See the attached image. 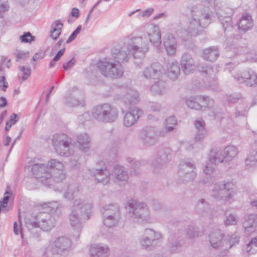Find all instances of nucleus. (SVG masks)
I'll return each instance as SVG.
<instances>
[{
    "mask_svg": "<svg viewBox=\"0 0 257 257\" xmlns=\"http://www.w3.org/2000/svg\"><path fill=\"white\" fill-rule=\"evenodd\" d=\"M103 216H121L119 205L116 203L106 204L101 209Z\"/></svg>",
    "mask_w": 257,
    "mask_h": 257,
    "instance_id": "nucleus-29",
    "label": "nucleus"
},
{
    "mask_svg": "<svg viewBox=\"0 0 257 257\" xmlns=\"http://www.w3.org/2000/svg\"><path fill=\"white\" fill-rule=\"evenodd\" d=\"M244 232L246 235H250L257 229V214H251L247 216L242 223Z\"/></svg>",
    "mask_w": 257,
    "mask_h": 257,
    "instance_id": "nucleus-19",
    "label": "nucleus"
},
{
    "mask_svg": "<svg viewBox=\"0 0 257 257\" xmlns=\"http://www.w3.org/2000/svg\"><path fill=\"white\" fill-rule=\"evenodd\" d=\"M53 145L56 153L62 156H68L70 149L73 145L72 139L64 134H55L52 139Z\"/></svg>",
    "mask_w": 257,
    "mask_h": 257,
    "instance_id": "nucleus-8",
    "label": "nucleus"
},
{
    "mask_svg": "<svg viewBox=\"0 0 257 257\" xmlns=\"http://www.w3.org/2000/svg\"><path fill=\"white\" fill-rule=\"evenodd\" d=\"M219 56V52L215 47H211L203 50L202 57L208 61H215Z\"/></svg>",
    "mask_w": 257,
    "mask_h": 257,
    "instance_id": "nucleus-35",
    "label": "nucleus"
},
{
    "mask_svg": "<svg viewBox=\"0 0 257 257\" xmlns=\"http://www.w3.org/2000/svg\"><path fill=\"white\" fill-rule=\"evenodd\" d=\"M194 125L197 130V131L206 130L205 128V122L204 120L201 118L196 120L194 122Z\"/></svg>",
    "mask_w": 257,
    "mask_h": 257,
    "instance_id": "nucleus-60",
    "label": "nucleus"
},
{
    "mask_svg": "<svg viewBox=\"0 0 257 257\" xmlns=\"http://www.w3.org/2000/svg\"><path fill=\"white\" fill-rule=\"evenodd\" d=\"M222 150H212L210 151L209 155L208 161L214 164L224 163V162Z\"/></svg>",
    "mask_w": 257,
    "mask_h": 257,
    "instance_id": "nucleus-40",
    "label": "nucleus"
},
{
    "mask_svg": "<svg viewBox=\"0 0 257 257\" xmlns=\"http://www.w3.org/2000/svg\"><path fill=\"white\" fill-rule=\"evenodd\" d=\"M181 173L178 175V181L179 183H187L192 181L196 176V172H190V173L183 174Z\"/></svg>",
    "mask_w": 257,
    "mask_h": 257,
    "instance_id": "nucleus-47",
    "label": "nucleus"
},
{
    "mask_svg": "<svg viewBox=\"0 0 257 257\" xmlns=\"http://www.w3.org/2000/svg\"><path fill=\"white\" fill-rule=\"evenodd\" d=\"M79 149L83 152H87L90 148V139L86 133L81 134L77 139Z\"/></svg>",
    "mask_w": 257,
    "mask_h": 257,
    "instance_id": "nucleus-37",
    "label": "nucleus"
},
{
    "mask_svg": "<svg viewBox=\"0 0 257 257\" xmlns=\"http://www.w3.org/2000/svg\"><path fill=\"white\" fill-rule=\"evenodd\" d=\"M203 98H204L203 100H201V105L204 106L203 107V110H204L206 107L211 108L213 107L214 102L212 98L205 96H203Z\"/></svg>",
    "mask_w": 257,
    "mask_h": 257,
    "instance_id": "nucleus-57",
    "label": "nucleus"
},
{
    "mask_svg": "<svg viewBox=\"0 0 257 257\" xmlns=\"http://www.w3.org/2000/svg\"><path fill=\"white\" fill-rule=\"evenodd\" d=\"M222 151L225 163H228L234 160L236 158L238 154L237 148L233 145L225 147Z\"/></svg>",
    "mask_w": 257,
    "mask_h": 257,
    "instance_id": "nucleus-28",
    "label": "nucleus"
},
{
    "mask_svg": "<svg viewBox=\"0 0 257 257\" xmlns=\"http://www.w3.org/2000/svg\"><path fill=\"white\" fill-rule=\"evenodd\" d=\"M125 208L135 222L145 223L150 219V211L144 202L131 199L127 201Z\"/></svg>",
    "mask_w": 257,
    "mask_h": 257,
    "instance_id": "nucleus-4",
    "label": "nucleus"
},
{
    "mask_svg": "<svg viewBox=\"0 0 257 257\" xmlns=\"http://www.w3.org/2000/svg\"><path fill=\"white\" fill-rule=\"evenodd\" d=\"M160 134V132L156 128L146 126L140 131L139 137L144 145L151 146L157 143Z\"/></svg>",
    "mask_w": 257,
    "mask_h": 257,
    "instance_id": "nucleus-10",
    "label": "nucleus"
},
{
    "mask_svg": "<svg viewBox=\"0 0 257 257\" xmlns=\"http://www.w3.org/2000/svg\"><path fill=\"white\" fill-rule=\"evenodd\" d=\"M79 191V185L77 183L70 184L67 187V189L64 193L63 196L65 199L71 200L78 195Z\"/></svg>",
    "mask_w": 257,
    "mask_h": 257,
    "instance_id": "nucleus-34",
    "label": "nucleus"
},
{
    "mask_svg": "<svg viewBox=\"0 0 257 257\" xmlns=\"http://www.w3.org/2000/svg\"><path fill=\"white\" fill-rule=\"evenodd\" d=\"M78 92L68 95L65 98V104L70 107L76 106L79 105H83V101L79 99L78 96L79 95Z\"/></svg>",
    "mask_w": 257,
    "mask_h": 257,
    "instance_id": "nucleus-36",
    "label": "nucleus"
},
{
    "mask_svg": "<svg viewBox=\"0 0 257 257\" xmlns=\"http://www.w3.org/2000/svg\"><path fill=\"white\" fill-rule=\"evenodd\" d=\"M118 117V110L117 108L109 103H106L105 119L104 123H111L115 121Z\"/></svg>",
    "mask_w": 257,
    "mask_h": 257,
    "instance_id": "nucleus-26",
    "label": "nucleus"
},
{
    "mask_svg": "<svg viewBox=\"0 0 257 257\" xmlns=\"http://www.w3.org/2000/svg\"><path fill=\"white\" fill-rule=\"evenodd\" d=\"M90 118V117L89 114L87 112H85L78 116V123L79 124L83 125L86 121L89 120Z\"/></svg>",
    "mask_w": 257,
    "mask_h": 257,
    "instance_id": "nucleus-64",
    "label": "nucleus"
},
{
    "mask_svg": "<svg viewBox=\"0 0 257 257\" xmlns=\"http://www.w3.org/2000/svg\"><path fill=\"white\" fill-rule=\"evenodd\" d=\"M207 134L208 133L206 130L198 131L196 132V134L195 136V140L197 142H201Z\"/></svg>",
    "mask_w": 257,
    "mask_h": 257,
    "instance_id": "nucleus-59",
    "label": "nucleus"
},
{
    "mask_svg": "<svg viewBox=\"0 0 257 257\" xmlns=\"http://www.w3.org/2000/svg\"><path fill=\"white\" fill-rule=\"evenodd\" d=\"M20 39L22 42L30 43L34 40V37L30 32H27L21 36Z\"/></svg>",
    "mask_w": 257,
    "mask_h": 257,
    "instance_id": "nucleus-58",
    "label": "nucleus"
},
{
    "mask_svg": "<svg viewBox=\"0 0 257 257\" xmlns=\"http://www.w3.org/2000/svg\"><path fill=\"white\" fill-rule=\"evenodd\" d=\"M164 45L168 55H174L176 51V42L175 37L171 34H167L164 38Z\"/></svg>",
    "mask_w": 257,
    "mask_h": 257,
    "instance_id": "nucleus-27",
    "label": "nucleus"
},
{
    "mask_svg": "<svg viewBox=\"0 0 257 257\" xmlns=\"http://www.w3.org/2000/svg\"><path fill=\"white\" fill-rule=\"evenodd\" d=\"M111 178L115 184L121 186L127 182L129 176L127 171L124 167L120 165H116L111 172Z\"/></svg>",
    "mask_w": 257,
    "mask_h": 257,
    "instance_id": "nucleus-13",
    "label": "nucleus"
},
{
    "mask_svg": "<svg viewBox=\"0 0 257 257\" xmlns=\"http://www.w3.org/2000/svg\"><path fill=\"white\" fill-rule=\"evenodd\" d=\"M196 210L198 213L204 215L210 210L209 204L204 199H200L198 200L196 204Z\"/></svg>",
    "mask_w": 257,
    "mask_h": 257,
    "instance_id": "nucleus-43",
    "label": "nucleus"
},
{
    "mask_svg": "<svg viewBox=\"0 0 257 257\" xmlns=\"http://www.w3.org/2000/svg\"><path fill=\"white\" fill-rule=\"evenodd\" d=\"M50 171L52 174L53 180L59 182L65 178V174L63 173V164L60 161L55 159H50L48 162Z\"/></svg>",
    "mask_w": 257,
    "mask_h": 257,
    "instance_id": "nucleus-12",
    "label": "nucleus"
},
{
    "mask_svg": "<svg viewBox=\"0 0 257 257\" xmlns=\"http://www.w3.org/2000/svg\"><path fill=\"white\" fill-rule=\"evenodd\" d=\"M199 71L204 75H207L211 78H214L216 74V70L209 66H202Z\"/></svg>",
    "mask_w": 257,
    "mask_h": 257,
    "instance_id": "nucleus-50",
    "label": "nucleus"
},
{
    "mask_svg": "<svg viewBox=\"0 0 257 257\" xmlns=\"http://www.w3.org/2000/svg\"><path fill=\"white\" fill-rule=\"evenodd\" d=\"M242 96L240 93H234L226 96V101L229 103H235L242 99Z\"/></svg>",
    "mask_w": 257,
    "mask_h": 257,
    "instance_id": "nucleus-55",
    "label": "nucleus"
},
{
    "mask_svg": "<svg viewBox=\"0 0 257 257\" xmlns=\"http://www.w3.org/2000/svg\"><path fill=\"white\" fill-rule=\"evenodd\" d=\"M164 73V69L163 66L158 62H155L144 69L143 75L146 79H158Z\"/></svg>",
    "mask_w": 257,
    "mask_h": 257,
    "instance_id": "nucleus-14",
    "label": "nucleus"
},
{
    "mask_svg": "<svg viewBox=\"0 0 257 257\" xmlns=\"http://www.w3.org/2000/svg\"><path fill=\"white\" fill-rule=\"evenodd\" d=\"M227 240H225V249L230 248L233 245L237 244L239 242V237L236 234L231 236H228Z\"/></svg>",
    "mask_w": 257,
    "mask_h": 257,
    "instance_id": "nucleus-51",
    "label": "nucleus"
},
{
    "mask_svg": "<svg viewBox=\"0 0 257 257\" xmlns=\"http://www.w3.org/2000/svg\"><path fill=\"white\" fill-rule=\"evenodd\" d=\"M92 203L84 199L77 198L74 200L69 216V223L75 230H80L83 223L90 218Z\"/></svg>",
    "mask_w": 257,
    "mask_h": 257,
    "instance_id": "nucleus-2",
    "label": "nucleus"
},
{
    "mask_svg": "<svg viewBox=\"0 0 257 257\" xmlns=\"http://www.w3.org/2000/svg\"><path fill=\"white\" fill-rule=\"evenodd\" d=\"M245 162V165L248 168L257 167V149L249 153Z\"/></svg>",
    "mask_w": 257,
    "mask_h": 257,
    "instance_id": "nucleus-44",
    "label": "nucleus"
},
{
    "mask_svg": "<svg viewBox=\"0 0 257 257\" xmlns=\"http://www.w3.org/2000/svg\"><path fill=\"white\" fill-rule=\"evenodd\" d=\"M180 64L182 70L185 75L193 73L196 69V65L193 59L188 53H185L182 55Z\"/></svg>",
    "mask_w": 257,
    "mask_h": 257,
    "instance_id": "nucleus-17",
    "label": "nucleus"
},
{
    "mask_svg": "<svg viewBox=\"0 0 257 257\" xmlns=\"http://www.w3.org/2000/svg\"><path fill=\"white\" fill-rule=\"evenodd\" d=\"M187 237L190 239H193L199 236V231L198 228L194 225H188L185 229Z\"/></svg>",
    "mask_w": 257,
    "mask_h": 257,
    "instance_id": "nucleus-45",
    "label": "nucleus"
},
{
    "mask_svg": "<svg viewBox=\"0 0 257 257\" xmlns=\"http://www.w3.org/2000/svg\"><path fill=\"white\" fill-rule=\"evenodd\" d=\"M142 113V110L137 107L126 112L123 119L124 125L127 127L132 126L136 123Z\"/></svg>",
    "mask_w": 257,
    "mask_h": 257,
    "instance_id": "nucleus-18",
    "label": "nucleus"
},
{
    "mask_svg": "<svg viewBox=\"0 0 257 257\" xmlns=\"http://www.w3.org/2000/svg\"><path fill=\"white\" fill-rule=\"evenodd\" d=\"M238 220V219L236 215L230 214L226 217V219L224 220V223L226 226L235 225L237 222Z\"/></svg>",
    "mask_w": 257,
    "mask_h": 257,
    "instance_id": "nucleus-56",
    "label": "nucleus"
},
{
    "mask_svg": "<svg viewBox=\"0 0 257 257\" xmlns=\"http://www.w3.org/2000/svg\"><path fill=\"white\" fill-rule=\"evenodd\" d=\"M140 242L141 246L145 249H148L151 247L153 246L154 243L145 234H144V235L140 239Z\"/></svg>",
    "mask_w": 257,
    "mask_h": 257,
    "instance_id": "nucleus-53",
    "label": "nucleus"
},
{
    "mask_svg": "<svg viewBox=\"0 0 257 257\" xmlns=\"http://www.w3.org/2000/svg\"><path fill=\"white\" fill-rule=\"evenodd\" d=\"M19 70L21 71L22 74L18 76V78L21 80V83L26 81L31 74V69L30 68H26L25 66H20Z\"/></svg>",
    "mask_w": 257,
    "mask_h": 257,
    "instance_id": "nucleus-52",
    "label": "nucleus"
},
{
    "mask_svg": "<svg viewBox=\"0 0 257 257\" xmlns=\"http://www.w3.org/2000/svg\"><path fill=\"white\" fill-rule=\"evenodd\" d=\"M257 247V237L252 239L249 242L246 244L245 250L249 253H253L256 249L254 248Z\"/></svg>",
    "mask_w": 257,
    "mask_h": 257,
    "instance_id": "nucleus-54",
    "label": "nucleus"
},
{
    "mask_svg": "<svg viewBox=\"0 0 257 257\" xmlns=\"http://www.w3.org/2000/svg\"><path fill=\"white\" fill-rule=\"evenodd\" d=\"M56 222L55 217L52 214L42 212L35 218H26L25 224L28 229L40 228L45 231H49L55 227Z\"/></svg>",
    "mask_w": 257,
    "mask_h": 257,
    "instance_id": "nucleus-5",
    "label": "nucleus"
},
{
    "mask_svg": "<svg viewBox=\"0 0 257 257\" xmlns=\"http://www.w3.org/2000/svg\"><path fill=\"white\" fill-rule=\"evenodd\" d=\"M177 124V120L175 116H171L166 119L164 123L166 132H170L174 129V126Z\"/></svg>",
    "mask_w": 257,
    "mask_h": 257,
    "instance_id": "nucleus-49",
    "label": "nucleus"
},
{
    "mask_svg": "<svg viewBox=\"0 0 257 257\" xmlns=\"http://www.w3.org/2000/svg\"><path fill=\"white\" fill-rule=\"evenodd\" d=\"M106 103L98 105L94 107L92 110V116L97 121L104 123Z\"/></svg>",
    "mask_w": 257,
    "mask_h": 257,
    "instance_id": "nucleus-31",
    "label": "nucleus"
},
{
    "mask_svg": "<svg viewBox=\"0 0 257 257\" xmlns=\"http://www.w3.org/2000/svg\"><path fill=\"white\" fill-rule=\"evenodd\" d=\"M235 193L234 185L231 182H227L215 184L212 190L211 195L216 200L228 201L232 198Z\"/></svg>",
    "mask_w": 257,
    "mask_h": 257,
    "instance_id": "nucleus-7",
    "label": "nucleus"
},
{
    "mask_svg": "<svg viewBox=\"0 0 257 257\" xmlns=\"http://www.w3.org/2000/svg\"><path fill=\"white\" fill-rule=\"evenodd\" d=\"M121 216H103L104 225L108 228L116 226L120 220Z\"/></svg>",
    "mask_w": 257,
    "mask_h": 257,
    "instance_id": "nucleus-41",
    "label": "nucleus"
},
{
    "mask_svg": "<svg viewBox=\"0 0 257 257\" xmlns=\"http://www.w3.org/2000/svg\"><path fill=\"white\" fill-rule=\"evenodd\" d=\"M237 24L239 30L243 32L251 30L253 26L251 16L247 13L242 15Z\"/></svg>",
    "mask_w": 257,
    "mask_h": 257,
    "instance_id": "nucleus-24",
    "label": "nucleus"
},
{
    "mask_svg": "<svg viewBox=\"0 0 257 257\" xmlns=\"http://www.w3.org/2000/svg\"><path fill=\"white\" fill-rule=\"evenodd\" d=\"M47 207L49 209V211L52 213L56 212L58 209L59 204L56 201L50 202L47 205Z\"/></svg>",
    "mask_w": 257,
    "mask_h": 257,
    "instance_id": "nucleus-63",
    "label": "nucleus"
},
{
    "mask_svg": "<svg viewBox=\"0 0 257 257\" xmlns=\"http://www.w3.org/2000/svg\"><path fill=\"white\" fill-rule=\"evenodd\" d=\"M203 96L190 97L186 99L185 103L187 106L196 110H203L204 107L201 105V100H203Z\"/></svg>",
    "mask_w": 257,
    "mask_h": 257,
    "instance_id": "nucleus-33",
    "label": "nucleus"
},
{
    "mask_svg": "<svg viewBox=\"0 0 257 257\" xmlns=\"http://www.w3.org/2000/svg\"><path fill=\"white\" fill-rule=\"evenodd\" d=\"M89 252L91 257H108L110 249L106 244L95 243L90 246Z\"/></svg>",
    "mask_w": 257,
    "mask_h": 257,
    "instance_id": "nucleus-16",
    "label": "nucleus"
},
{
    "mask_svg": "<svg viewBox=\"0 0 257 257\" xmlns=\"http://www.w3.org/2000/svg\"><path fill=\"white\" fill-rule=\"evenodd\" d=\"M150 90L154 95H163L166 91L165 82L159 81L155 83L151 86Z\"/></svg>",
    "mask_w": 257,
    "mask_h": 257,
    "instance_id": "nucleus-42",
    "label": "nucleus"
},
{
    "mask_svg": "<svg viewBox=\"0 0 257 257\" xmlns=\"http://www.w3.org/2000/svg\"><path fill=\"white\" fill-rule=\"evenodd\" d=\"M223 236L224 234L219 230L211 232L209 235V242L211 246L214 248H225V239H223Z\"/></svg>",
    "mask_w": 257,
    "mask_h": 257,
    "instance_id": "nucleus-20",
    "label": "nucleus"
},
{
    "mask_svg": "<svg viewBox=\"0 0 257 257\" xmlns=\"http://www.w3.org/2000/svg\"><path fill=\"white\" fill-rule=\"evenodd\" d=\"M181 245L176 239L171 237L169 239V249L171 253H177L181 250Z\"/></svg>",
    "mask_w": 257,
    "mask_h": 257,
    "instance_id": "nucleus-46",
    "label": "nucleus"
},
{
    "mask_svg": "<svg viewBox=\"0 0 257 257\" xmlns=\"http://www.w3.org/2000/svg\"><path fill=\"white\" fill-rule=\"evenodd\" d=\"M168 77L172 80H176L180 73V68L177 62L169 63L167 65Z\"/></svg>",
    "mask_w": 257,
    "mask_h": 257,
    "instance_id": "nucleus-39",
    "label": "nucleus"
},
{
    "mask_svg": "<svg viewBox=\"0 0 257 257\" xmlns=\"http://www.w3.org/2000/svg\"><path fill=\"white\" fill-rule=\"evenodd\" d=\"M112 60L115 63L121 64V63L127 62L129 56L126 52L122 49L113 48L111 50Z\"/></svg>",
    "mask_w": 257,
    "mask_h": 257,
    "instance_id": "nucleus-30",
    "label": "nucleus"
},
{
    "mask_svg": "<svg viewBox=\"0 0 257 257\" xmlns=\"http://www.w3.org/2000/svg\"><path fill=\"white\" fill-rule=\"evenodd\" d=\"M168 155L163 151L160 152L155 159L152 162V167L155 171H157L163 168L168 162Z\"/></svg>",
    "mask_w": 257,
    "mask_h": 257,
    "instance_id": "nucleus-32",
    "label": "nucleus"
},
{
    "mask_svg": "<svg viewBox=\"0 0 257 257\" xmlns=\"http://www.w3.org/2000/svg\"><path fill=\"white\" fill-rule=\"evenodd\" d=\"M226 12L227 16H223L222 11L216 12L217 16L218 17L225 32L227 30L230 31L232 29L231 19L230 18V16L232 15V10L230 9H226Z\"/></svg>",
    "mask_w": 257,
    "mask_h": 257,
    "instance_id": "nucleus-22",
    "label": "nucleus"
},
{
    "mask_svg": "<svg viewBox=\"0 0 257 257\" xmlns=\"http://www.w3.org/2000/svg\"><path fill=\"white\" fill-rule=\"evenodd\" d=\"M152 32L143 36H135L130 34L123 38V46L135 59H142L148 51L149 44L151 43L157 47L162 43L161 33L159 28L152 26Z\"/></svg>",
    "mask_w": 257,
    "mask_h": 257,
    "instance_id": "nucleus-1",
    "label": "nucleus"
},
{
    "mask_svg": "<svg viewBox=\"0 0 257 257\" xmlns=\"http://www.w3.org/2000/svg\"><path fill=\"white\" fill-rule=\"evenodd\" d=\"M97 67L100 73L105 77L116 79L123 74L121 65L115 63L112 58H105L99 61Z\"/></svg>",
    "mask_w": 257,
    "mask_h": 257,
    "instance_id": "nucleus-6",
    "label": "nucleus"
},
{
    "mask_svg": "<svg viewBox=\"0 0 257 257\" xmlns=\"http://www.w3.org/2000/svg\"><path fill=\"white\" fill-rule=\"evenodd\" d=\"M234 78L237 82L246 83L249 87L257 85V74L250 69L244 71L241 74L235 75Z\"/></svg>",
    "mask_w": 257,
    "mask_h": 257,
    "instance_id": "nucleus-15",
    "label": "nucleus"
},
{
    "mask_svg": "<svg viewBox=\"0 0 257 257\" xmlns=\"http://www.w3.org/2000/svg\"><path fill=\"white\" fill-rule=\"evenodd\" d=\"M120 98L127 106L135 104L139 101L138 92L131 89L128 90L125 94L120 96Z\"/></svg>",
    "mask_w": 257,
    "mask_h": 257,
    "instance_id": "nucleus-25",
    "label": "nucleus"
},
{
    "mask_svg": "<svg viewBox=\"0 0 257 257\" xmlns=\"http://www.w3.org/2000/svg\"><path fill=\"white\" fill-rule=\"evenodd\" d=\"M32 172L36 178L40 179L41 182L45 185L50 186L52 185L53 177L47 164H35L32 166Z\"/></svg>",
    "mask_w": 257,
    "mask_h": 257,
    "instance_id": "nucleus-9",
    "label": "nucleus"
},
{
    "mask_svg": "<svg viewBox=\"0 0 257 257\" xmlns=\"http://www.w3.org/2000/svg\"><path fill=\"white\" fill-rule=\"evenodd\" d=\"M72 245V241L69 238L65 236L59 237L53 242L51 251L53 254H62L70 251Z\"/></svg>",
    "mask_w": 257,
    "mask_h": 257,
    "instance_id": "nucleus-11",
    "label": "nucleus"
},
{
    "mask_svg": "<svg viewBox=\"0 0 257 257\" xmlns=\"http://www.w3.org/2000/svg\"><path fill=\"white\" fill-rule=\"evenodd\" d=\"M195 166L194 162L190 160H186L182 161L179 165L178 169V175H180L181 173L183 174L190 173V172H195L194 171Z\"/></svg>",
    "mask_w": 257,
    "mask_h": 257,
    "instance_id": "nucleus-38",
    "label": "nucleus"
},
{
    "mask_svg": "<svg viewBox=\"0 0 257 257\" xmlns=\"http://www.w3.org/2000/svg\"><path fill=\"white\" fill-rule=\"evenodd\" d=\"M192 19L184 27L185 31L190 36H196L211 22V17L208 8L202 6L193 7L191 11Z\"/></svg>",
    "mask_w": 257,
    "mask_h": 257,
    "instance_id": "nucleus-3",
    "label": "nucleus"
},
{
    "mask_svg": "<svg viewBox=\"0 0 257 257\" xmlns=\"http://www.w3.org/2000/svg\"><path fill=\"white\" fill-rule=\"evenodd\" d=\"M10 194H12L10 191L8 190L6 191L5 193V196L4 197L3 200L0 201V208L1 209L2 208H5L7 206L10 199V197L8 195Z\"/></svg>",
    "mask_w": 257,
    "mask_h": 257,
    "instance_id": "nucleus-61",
    "label": "nucleus"
},
{
    "mask_svg": "<svg viewBox=\"0 0 257 257\" xmlns=\"http://www.w3.org/2000/svg\"><path fill=\"white\" fill-rule=\"evenodd\" d=\"M226 12L227 16H223L222 11L216 12L217 16L218 17L225 32L227 30L230 31L232 29L231 19L230 18V16L232 15V10L230 9H226Z\"/></svg>",
    "mask_w": 257,
    "mask_h": 257,
    "instance_id": "nucleus-23",
    "label": "nucleus"
},
{
    "mask_svg": "<svg viewBox=\"0 0 257 257\" xmlns=\"http://www.w3.org/2000/svg\"><path fill=\"white\" fill-rule=\"evenodd\" d=\"M61 33V28L56 29L55 27H52L50 36L52 39L56 40L60 36Z\"/></svg>",
    "mask_w": 257,
    "mask_h": 257,
    "instance_id": "nucleus-62",
    "label": "nucleus"
},
{
    "mask_svg": "<svg viewBox=\"0 0 257 257\" xmlns=\"http://www.w3.org/2000/svg\"><path fill=\"white\" fill-rule=\"evenodd\" d=\"M92 173L97 182L101 183L103 185L107 184L111 178L109 172L105 168L95 169L92 172Z\"/></svg>",
    "mask_w": 257,
    "mask_h": 257,
    "instance_id": "nucleus-21",
    "label": "nucleus"
},
{
    "mask_svg": "<svg viewBox=\"0 0 257 257\" xmlns=\"http://www.w3.org/2000/svg\"><path fill=\"white\" fill-rule=\"evenodd\" d=\"M144 234L148 236L153 242L156 240H158L162 238V235L160 232L147 228L144 231Z\"/></svg>",
    "mask_w": 257,
    "mask_h": 257,
    "instance_id": "nucleus-48",
    "label": "nucleus"
}]
</instances>
